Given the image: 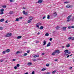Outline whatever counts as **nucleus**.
<instances>
[{"label": "nucleus", "instance_id": "obj_1", "mask_svg": "<svg viewBox=\"0 0 74 74\" xmlns=\"http://www.w3.org/2000/svg\"><path fill=\"white\" fill-rule=\"evenodd\" d=\"M11 33H10L7 34V35L5 36H4V37H10L12 36Z\"/></svg>", "mask_w": 74, "mask_h": 74}, {"label": "nucleus", "instance_id": "obj_2", "mask_svg": "<svg viewBox=\"0 0 74 74\" xmlns=\"http://www.w3.org/2000/svg\"><path fill=\"white\" fill-rule=\"evenodd\" d=\"M39 25H41V23H37L36 27H38V29H39Z\"/></svg>", "mask_w": 74, "mask_h": 74}, {"label": "nucleus", "instance_id": "obj_3", "mask_svg": "<svg viewBox=\"0 0 74 74\" xmlns=\"http://www.w3.org/2000/svg\"><path fill=\"white\" fill-rule=\"evenodd\" d=\"M23 13L24 15H27V14H28V13L27 12H25V11L23 10Z\"/></svg>", "mask_w": 74, "mask_h": 74}, {"label": "nucleus", "instance_id": "obj_4", "mask_svg": "<svg viewBox=\"0 0 74 74\" xmlns=\"http://www.w3.org/2000/svg\"><path fill=\"white\" fill-rule=\"evenodd\" d=\"M60 51L59 50H56L55 51V53H60V52H59Z\"/></svg>", "mask_w": 74, "mask_h": 74}, {"label": "nucleus", "instance_id": "obj_5", "mask_svg": "<svg viewBox=\"0 0 74 74\" xmlns=\"http://www.w3.org/2000/svg\"><path fill=\"white\" fill-rule=\"evenodd\" d=\"M57 15V13L56 12H55L53 13V15L54 16H56Z\"/></svg>", "mask_w": 74, "mask_h": 74}, {"label": "nucleus", "instance_id": "obj_6", "mask_svg": "<svg viewBox=\"0 0 74 74\" xmlns=\"http://www.w3.org/2000/svg\"><path fill=\"white\" fill-rule=\"evenodd\" d=\"M32 19L33 18H32L31 19H30L29 20H28L27 21V23H30V22H32V21H32Z\"/></svg>", "mask_w": 74, "mask_h": 74}, {"label": "nucleus", "instance_id": "obj_7", "mask_svg": "<svg viewBox=\"0 0 74 74\" xmlns=\"http://www.w3.org/2000/svg\"><path fill=\"white\" fill-rule=\"evenodd\" d=\"M62 29L63 30H64V31H65V30H66V29H67V27H62Z\"/></svg>", "mask_w": 74, "mask_h": 74}, {"label": "nucleus", "instance_id": "obj_8", "mask_svg": "<svg viewBox=\"0 0 74 74\" xmlns=\"http://www.w3.org/2000/svg\"><path fill=\"white\" fill-rule=\"evenodd\" d=\"M32 63L31 62H28L27 63V65L28 66H31V65H32Z\"/></svg>", "mask_w": 74, "mask_h": 74}, {"label": "nucleus", "instance_id": "obj_9", "mask_svg": "<svg viewBox=\"0 0 74 74\" xmlns=\"http://www.w3.org/2000/svg\"><path fill=\"white\" fill-rule=\"evenodd\" d=\"M42 2V0H39L38 1V3H41Z\"/></svg>", "mask_w": 74, "mask_h": 74}, {"label": "nucleus", "instance_id": "obj_10", "mask_svg": "<svg viewBox=\"0 0 74 74\" xmlns=\"http://www.w3.org/2000/svg\"><path fill=\"white\" fill-rule=\"evenodd\" d=\"M50 45H51V42H49L47 44L46 47H49V46H50Z\"/></svg>", "mask_w": 74, "mask_h": 74}, {"label": "nucleus", "instance_id": "obj_11", "mask_svg": "<svg viewBox=\"0 0 74 74\" xmlns=\"http://www.w3.org/2000/svg\"><path fill=\"white\" fill-rule=\"evenodd\" d=\"M10 49H7L6 50V52H10Z\"/></svg>", "mask_w": 74, "mask_h": 74}, {"label": "nucleus", "instance_id": "obj_12", "mask_svg": "<svg viewBox=\"0 0 74 74\" xmlns=\"http://www.w3.org/2000/svg\"><path fill=\"white\" fill-rule=\"evenodd\" d=\"M22 38V36H18L17 38V39H19Z\"/></svg>", "mask_w": 74, "mask_h": 74}, {"label": "nucleus", "instance_id": "obj_13", "mask_svg": "<svg viewBox=\"0 0 74 74\" xmlns=\"http://www.w3.org/2000/svg\"><path fill=\"white\" fill-rule=\"evenodd\" d=\"M46 69H47V68H44L42 69L41 71H45V70Z\"/></svg>", "mask_w": 74, "mask_h": 74}, {"label": "nucleus", "instance_id": "obj_14", "mask_svg": "<svg viewBox=\"0 0 74 74\" xmlns=\"http://www.w3.org/2000/svg\"><path fill=\"white\" fill-rule=\"evenodd\" d=\"M34 58H37L38 57H39V55H35L34 56Z\"/></svg>", "mask_w": 74, "mask_h": 74}, {"label": "nucleus", "instance_id": "obj_15", "mask_svg": "<svg viewBox=\"0 0 74 74\" xmlns=\"http://www.w3.org/2000/svg\"><path fill=\"white\" fill-rule=\"evenodd\" d=\"M60 28V27L59 26H57L56 27V30H58V29H59Z\"/></svg>", "mask_w": 74, "mask_h": 74}, {"label": "nucleus", "instance_id": "obj_16", "mask_svg": "<svg viewBox=\"0 0 74 74\" xmlns=\"http://www.w3.org/2000/svg\"><path fill=\"white\" fill-rule=\"evenodd\" d=\"M72 16V14L69 16L67 17L68 19H69V18L70 19V18Z\"/></svg>", "mask_w": 74, "mask_h": 74}, {"label": "nucleus", "instance_id": "obj_17", "mask_svg": "<svg viewBox=\"0 0 74 74\" xmlns=\"http://www.w3.org/2000/svg\"><path fill=\"white\" fill-rule=\"evenodd\" d=\"M69 51V50L67 49L65 50H64V52L65 53H67L68 51Z\"/></svg>", "mask_w": 74, "mask_h": 74}, {"label": "nucleus", "instance_id": "obj_18", "mask_svg": "<svg viewBox=\"0 0 74 74\" xmlns=\"http://www.w3.org/2000/svg\"><path fill=\"white\" fill-rule=\"evenodd\" d=\"M4 21V18H2L0 20V21L1 22H3Z\"/></svg>", "mask_w": 74, "mask_h": 74}, {"label": "nucleus", "instance_id": "obj_19", "mask_svg": "<svg viewBox=\"0 0 74 74\" xmlns=\"http://www.w3.org/2000/svg\"><path fill=\"white\" fill-rule=\"evenodd\" d=\"M67 22H69V21H71V19L70 18H67Z\"/></svg>", "mask_w": 74, "mask_h": 74}, {"label": "nucleus", "instance_id": "obj_20", "mask_svg": "<svg viewBox=\"0 0 74 74\" xmlns=\"http://www.w3.org/2000/svg\"><path fill=\"white\" fill-rule=\"evenodd\" d=\"M70 45L69 44H68L66 45V47H67V48H68L69 47H70Z\"/></svg>", "mask_w": 74, "mask_h": 74}, {"label": "nucleus", "instance_id": "obj_21", "mask_svg": "<svg viewBox=\"0 0 74 74\" xmlns=\"http://www.w3.org/2000/svg\"><path fill=\"white\" fill-rule=\"evenodd\" d=\"M46 44V41L44 40L43 42V45H45Z\"/></svg>", "mask_w": 74, "mask_h": 74}, {"label": "nucleus", "instance_id": "obj_22", "mask_svg": "<svg viewBox=\"0 0 74 74\" xmlns=\"http://www.w3.org/2000/svg\"><path fill=\"white\" fill-rule=\"evenodd\" d=\"M19 21V18H16L15 21L17 22V21Z\"/></svg>", "mask_w": 74, "mask_h": 74}, {"label": "nucleus", "instance_id": "obj_23", "mask_svg": "<svg viewBox=\"0 0 74 74\" xmlns=\"http://www.w3.org/2000/svg\"><path fill=\"white\" fill-rule=\"evenodd\" d=\"M0 11L1 12H3V11H4V9L2 8L0 10Z\"/></svg>", "mask_w": 74, "mask_h": 74}, {"label": "nucleus", "instance_id": "obj_24", "mask_svg": "<svg viewBox=\"0 0 74 74\" xmlns=\"http://www.w3.org/2000/svg\"><path fill=\"white\" fill-rule=\"evenodd\" d=\"M66 7H67V8H71V6L69 5H67L66 6Z\"/></svg>", "mask_w": 74, "mask_h": 74}, {"label": "nucleus", "instance_id": "obj_25", "mask_svg": "<svg viewBox=\"0 0 74 74\" xmlns=\"http://www.w3.org/2000/svg\"><path fill=\"white\" fill-rule=\"evenodd\" d=\"M20 53V51H18L16 52V55H18V53Z\"/></svg>", "mask_w": 74, "mask_h": 74}, {"label": "nucleus", "instance_id": "obj_26", "mask_svg": "<svg viewBox=\"0 0 74 74\" xmlns=\"http://www.w3.org/2000/svg\"><path fill=\"white\" fill-rule=\"evenodd\" d=\"M2 7L3 8H5L6 7H7V6L5 5H4L2 6Z\"/></svg>", "mask_w": 74, "mask_h": 74}, {"label": "nucleus", "instance_id": "obj_27", "mask_svg": "<svg viewBox=\"0 0 74 74\" xmlns=\"http://www.w3.org/2000/svg\"><path fill=\"white\" fill-rule=\"evenodd\" d=\"M44 29V27L42 26H41L40 27V29Z\"/></svg>", "mask_w": 74, "mask_h": 74}, {"label": "nucleus", "instance_id": "obj_28", "mask_svg": "<svg viewBox=\"0 0 74 74\" xmlns=\"http://www.w3.org/2000/svg\"><path fill=\"white\" fill-rule=\"evenodd\" d=\"M56 71H53L52 72V74H55V73H56Z\"/></svg>", "mask_w": 74, "mask_h": 74}, {"label": "nucleus", "instance_id": "obj_29", "mask_svg": "<svg viewBox=\"0 0 74 74\" xmlns=\"http://www.w3.org/2000/svg\"><path fill=\"white\" fill-rule=\"evenodd\" d=\"M56 53H55V51L54 52H53L52 54V55H55Z\"/></svg>", "mask_w": 74, "mask_h": 74}, {"label": "nucleus", "instance_id": "obj_30", "mask_svg": "<svg viewBox=\"0 0 74 74\" xmlns=\"http://www.w3.org/2000/svg\"><path fill=\"white\" fill-rule=\"evenodd\" d=\"M49 34L48 33H46L45 34L46 36H48Z\"/></svg>", "mask_w": 74, "mask_h": 74}, {"label": "nucleus", "instance_id": "obj_31", "mask_svg": "<svg viewBox=\"0 0 74 74\" xmlns=\"http://www.w3.org/2000/svg\"><path fill=\"white\" fill-rule=\"evenodd\" d=\"M46 66H47V67L49 66V64H46Z\"/></svg>", "mask_w": 74, "mask_h": 74}, {"label": "nucleus", "instance_id": "obj_32", "mask_svg": "<svg viewBox=\"0 0 74 74\" xmlns=\"http://www.w3.org/2000/svg\"><path fill=\"white\" fill-rule=\"evenodd\" d=\"M4 14V12H1L0 14H1V15H2V14Z\"/></svg>", "mask_w": 74, "mask_h": 74}, {"label": "nucleus", "instance_id": "obj_33", "mask_svg": "<svg viewBox=\"0 0 74 74\" xmlns=\"http://www.w3.org/2000/svg\"><path fill=\"white\" fill-rule=\"evenodd\" d=\"M12 12H13L11 11L10 12H9V14H12Z\"/></svg>", "mask_w": 74, "mask_h": 74}, {"label": "nucleus", "instance_id": "obj_34", "mask_svg": "<svg viewBox=\"0 0 74 74\" xmlns=\"http://www.w3.org/2000/svg\"><path fill=\"white\" fill-rule=\"evenodd\" d=\"M3 27H0V30H3Z\"/></svg>", "mask_w": 74, "mask_h": 74}, {"label": "nucleus", "instance_id": "obj_35", "mask_svg": "<svg viewBox=\"0 0 74 74\" xmlns=\"http://www.w3.org/2000/svg\"><path fill=\"white\" fill-rule=\"evenodd\" d=\"M68 3H69V1H65V2H64V4Z\"/></svg>", "mask_w": 74, "mask_h": 74}, {"label": "nucleus", "instance_id": "obj_36", "mask_svg": "<svg viewBox=\"0 0 74 74\" xmlns=\"http://www.w3.org/2000/svg\"><path fill=\"white\" fill-rule=\"evenodd\" d=\"M68 29H71V27L70 26H69Z\"/></svg>", "mask_w": 74, "mask_h": 74}, {"label": "nucleus", "instance_id": "obj_37", "mask_svg": "<svg viewBox=\"0 0 74 74\" xmlns=\"http://www.w3.org/2000/svg\"><path fill=\"white\" fill-rule=\"evenodd\" d=\"M10 1L12 2H14V0H10Z\"/></svg>", "mask_w": 74, "mask_h": 74}, {"label": "nucleus", "instance_id": "obj_38", "mask_svg": "<svg viewBox=\"0 0 74 74\" xmlns=\"http://www.w3.org/2000/svg\"><path fill=\"white\" fill-rule=\"evenodd\" d=\"M27 55V53H25L24 54V56H26V55Z\"/></svg>", "mask_w": 74, "mask_h": 74}, {"label": "nucleus", "instance_id": "obj_39", "mask_svg": "<svg viewBox=\"0 0 74 74\" xmlns=\"http://www.w3.org/2000/svg\"><path fill=\"white\" fill-rule=\"evenodd\" d=\"M16 66H17V67H19L20 65H19V64H17Z\"/></svg>", "mask_w": 74, "mask_h": 74}, {"label": "nucleus", "instance_id": "obj_40", "mask_svg": "<svg viewBox=\"0 0 74 74\" xmlns=\"http://www.w3.org/2000/svg\"><path fill=\"white\" fill-rule=\"evenodd\" d=\"M14 69L15 70H16L17 69V67L16 66H15L14 67Z\"/></svg>", "mask_w": 74, "mask_h": 74}, {"label": "nucleus", "instance_id": "obj_41", "mask_svg": "<svg viewBox=\"0 0 74 74\" xmlns=\"http://www.w3.org/2000/svg\"><path fill=\"white\" fill-rule=\"evenodd\" d=\"M69 40H70V39H72V37H69V38H68Z\"/></svg>", "mask_w": 74, "mask_h": 74}, {"label": "nucleus", "instance_id": "obj_42", "mask_svg": "<svg viewBox=\"0 0 74 74\" xmlns=\"http://www.w3.org/2000/svg\"><path fill=\"white\" fill-rule=\"evenodd\" d=\"M49 17H50L49 15H48L47 18V19H49Z\"/></svg>", "mask_w": 74, "mask_h": 74}, {"label": "nucleus", "instance_id": "obj_43", "mask_svg": "<svg viewBox=\"0 0 74 74\" xmlns=\"http://www.w3.org/2000/svg\"><path fill=\"white\" fill-rule=\"evenodd\" d=\"M30 52V50H28L27 51V53H29V52Z\"/></svg>", "mask_w": 74, "mask_h": 74}, {"label": "nucleus", "instance_id": "obj_44", "mask_svg": "<svg viewBox=\"0 0 74 74\" xmlns=\"http://www.w3.org/2000/svg\"><path fill=\"white\" fill-rule=\"evenodd\" d=\"M33 61H34V62H36V59H34Z\"/></svg>", "mask_w": 74, "mask_h": 74}, {"label": "nucleus", "instance_id": "obj_45", "mask_svg": "<svg viewBox=\"0 0 74 74\" xmlns=\"http://www.w3.org/2000/svg\"><path fill=\"white\" fill-rule=\"evenodd\" d=\"M3 62V60H0V62Z\"/></svg>", "mask_w": 74, "mask_h": 74}, {"label": "nucleus", "instance_id": "obj_46", "mask_svg": "<svg viewBox=\"0 0 74 74\" xmlns=\"http://www.w3.org/2000/svg\"><path fill=\"white\" fill-rule=\"evenodd\" d=\"M3 54H5V51H3Z\"/></svg>", "mask_w": 74, "mask_h": 74}, {"label": "nucleus", "instance_id": "obj_47", "mask_svg": "<svg viewBox=\"0 0 74 74\" xmlns=\"http://www.w3.org/2000/svg\"><path fill=\"white\" fill-rule=\"evenodd\" d=\"M44 74H49V73L47 72V73H45Z\"/></svg>", "mask_w": 74, "mask_h": 74}, {"label": "nucleus", "instance_id": "obj_48", "mask_svg": "<svg viewBox=\"0 0 74 74\" xmlns=\"http://www.w3.org/2000/svg\"><path fill=\"white\" fill-rule=\"evenodd\" d=\"M19 18L20 19H22L23 17H19Z\"/></svg>", "mask_w": 74, "mask_h": 74}, {"label": "nucleus", "instance_id": "obj_49", "mask_svg": "<svg viewBox=\"0 0 74 74\" xmlns=\"http://www.w3.org/2000/svg\"><path fill=\"white\" fill-rule=\"evenodd\" d=\"M71 28H72V29H74V26H73L71 27Z\"/></svg>", "mask_w": 74, "mask_h": 74}, {"label": "nucleus", "instance_id": "obj_50", "mask_svg": "<svg viewBox=\"0 0 74 74\" xmlns=\"http://www.w3.org/2000/svg\"><path fill=\"white\" fill-rule=\"evenodd\" d=\"M16 60L15 59H12V61H13V62H14V61H15Z\"/></svg>", "mask_w": 74, "mask_h": 74}, {"label": "nucleus", "instance_id": "obj_51", "mask_svg": "<svg viewBox=\"0 0 74 74\" xmlns=\"http://www.w3.org/2000/svg\"><path fill=\"white\" fill-rule=\"evenodd\" d=\"M67 53H69V54H70V53H71V52L68 51Z\"/></svg>", "mask_w": 74, "mask_h": 74}, {"label": "nucleus", "instance_id": "obj_52", "mask_svg": "<svg viewBox=\"0 0 74 74\" xmlns=\"http://www.w3.org/2000/svg\"><path fill=\"white\" fill-rule=\"evenodd\" d=\"M5 23H8V21H5Z\"/></svg>", "mask_w": 74, "mask_h": 74}, {"label": "nucleus", "instance_id": "obj_53", "mask_svg": "<svg viewBox=\"0 0 74 74\" xmlns=\"http://www.w3.org/2000/svg\"><path fill=\"white\" fill-rule=\"evenodd\" d=\"M52 38H51L49 39V40L50 41H52Z\"/></svg>", "mask_w": 74, "mask_h": 74}, {"label": "nucleus", "instance_id": "obj_54", "mask_svg": "<svg viewBox=\"0 0 74 74\" xmlns=\"http://www.w3.org/2000/svg\"><path fill=\"white\" fill-rule=\"evenodd\" d=\"M32 74H34V71H33L32 72Z\"/></svg>", "mask_w": 74, "mask_h": 74}, {"label": "nucleus", "instance_id": "obj_55", "mask_svg": "<svg viewBox=\"0 0 74 74\" xmlns=\"http://www.w3.org/2000/svg\"><path fill=\"white\" fill-rule=\"evenodd\" d=\"M45 16L42 18V19H45Z\"/></svg>", "mask_w": 74, "mask_h": 74}, {"label": "nucleus", "instance_id": "obj_56", "mask_svg": "<svg viewBox=\"0 0 74 74\" xmlns=\"http://www.w3.org/2000/svg\"><path fill=\"white\" fill-rule=\"evenodd\" d=\"M69 57H70V56L68 55L67 56L66 58H69Z\"/></svg>", "mask_w": 74, "mask_h": 74}, {"label": "nucleus", "instance_id": "obj_57", "mask_svg": "<svg viewBox=\"0 0 74 74\" xmlns=\"http://www.w3.org/2000/svg\"><path fill=\"white\" fill-rule=\"evenodd\" d=\"M72 40H74V37L72 38Z\"/></svg>", "mask_w": 74, "mask_h": 74}, {"label": "nucleus", "instance_id": "obj_58", "mask_svg": "<svg viewBox=\"0 0 74 74\" xmlns=\"http://www.w3.org/2000/svg\"><path fill=\"white\" fill-rule=\"evenodd\" d=\"M72 67H70L69 68V69H70V70H71V69H72Z\"/></svg>", "mask_w": 74, "mask_h": 74}, {"label": "nucleus", "instance_id": "obj_59", "mask_svg": "<svg viewBox=\"0 0 74 74\" xmlns=\"http://www.w3.org/2000/svg\"><path fill=\"white\" fill-rule=\"evenodd\" d=\"M29 74V73H28V72H27L24 73V74Z\"/></svg>", "mask_w": 74, "mask_h": 74}, {"label": "nucleus", "instance_id": "obj_60", "mask_svg": "<svg viewBox=\"0 0 74 74\" xmlns=\"http://www.w3.org/2000/svg\"><path fill=\"white\" fill-rule=\"evenodd\" d=\"M55 62H57L58 61V60H55Z\"/></svg>", "mask_w": 74, "mask_h": 74}, {"label": "nucleus", "instance_id": "obj_61", "mask_svg": "<svg viewBox=\"0 0 74 74\" xmlns=\"http://www.w3.org/2000/svg\"><path fill=\"white\" fill-rule=\"evenodd\" d=\"M64 48V46H62V48Z\"/></svg>", "mask_w": 74, "mask_h": 74}, {"label": "nucleus", "instance_id": "obj_62", "mask_svg": "<svg viewBox=\"0 0 74 74\" xmlns=\"http://www.w3.org/2000/svg\"><path fill=\"white\" fill-rule=\"evenodd\" d=\"M26 8L25 7H23V9H26Z\"/></svg>", "mask_w": 74, "mask_h": 74}, {"label": "nucleus", "instance_id": "obj_63", "mask_svg": "<svg viewBox=\"0 0 74 74\" xmlns=\"http://www.w3.org/2000/svg\"><path fill=\"white\" fill-rule=\"evenodd\" d=\"M40 34V32H38V34Z\"/></svg>", "mask_w": 74, "mask_h": 74}, {"label": "nucleus", "instance_id": "obj_64", "mask_svg": "<svg viewBox=\"0 0 74 74\" xmlns=\"http://www.w3.org/2000/svg\"><path fill=\"white\" fill-rule=\"evenodd\" d=\"M44 54H45V53H42V55H44Z\"/></svg>", "mask_w": 74, "mask_h": 74}]
</instances>
